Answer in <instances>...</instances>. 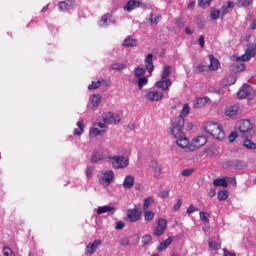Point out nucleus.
Masks as SVG:
<instances>
[{
    "label": "nucleus",
    "instance_id": "39",
    "mask_svg": "<svg viewBox=\"0 0 256 256\" xmlns=\"http://www.w3.org/2000/svg\"><path fill=\"white\" fill-rule=\"evenodd\" d=\"M111 69L114 71H123V69H127V65L122 63H114L111 65Z\"/></svg>",
    "mask_w": 256,
    "mask_h": 256
},
{
    "label": "nucleus",
    "instance_id": "19",
    "mask_svg": "<svg viewBox=\"0 0 256 256\" xmlns=\"http://www.w3.org/2000/svg\"><path fill=\"white\" fill-rule=\"evenodd\" d=\"M210 65L208 66L209 71H217L219 67H221V64L219 63V60L213 56V54H210L209 56Z\"/></svg>",
    "mask_w": 256,
    "mask_h": 256
},
{
    "label": "nucleus",
    "instance_id": "5",
    "mask_svg": "<svg viewBox=\"0 0 256 256\" xmlns=\"http://www.w3.org/2000/svg\"><path fill=\"white\" fill-rule=\"evenodd\" d=\"M222 167L228 171H241L247 167V164L243 161H225Z\"/></svg>",
    "mask_w": 256,
    "mask_h": 256
},
{
    "label": "nucleus",
    "instance_id": "11",
    "mask_svg": "<svg viewBox=\"0 0 256 256\" xmlns=\"http://www.w3.org/2000/svg\"><path fill=\"white\" fill-rule=\"evenodd\" d=\"M256 54V43L248 46L245 54L240 56L237 61H250L251 58Z\"/></svg>",
    "mask_w": 256,
    "mask_h": 256
},
{
    "label": "nucleus",
    "instance_id": "64",
    "mask_svg": "<svg viewBox=\"0 0 256 256\" xmlns=\"http://www.w3.org/2000/svg\"><path fill=\"white\" fill-rule=\"evenodd\" d=\"M224 256H237L235 253L230 252L227 248L223 249Z\"/></svg>",
    "mask_w": 256,
    "mask_h": 256
},
{
    "label": "nucleus",
    "instance_id": "35",
    "mask_svg": "<svg viewBox=\"0 0 256 256\" xmlns=\"http://www.w3.org/2000/svg\"><path fill=\"white\" fill-rule=\"evenodd\" d=\"M147 83H149V79L147 77L142 76V77L138 78L137 85H138L139 89H143V87H145V85H147Z\"/></svg>",
    "mask_w": 256,
    "mask_h": 256
},
{
    "label": "nucleus",
    "instance_id": "28",
    "mask_svg": "<svg viewBox=\"0 0 256 256\" xmlns=\"http://www.w3.org/2000/svg\"><path fill=\"white\" fill-rule=\"evenodd\" d=\"M111 211L115 212V207L100 206L97 208V215H103V213H111Z\"/></svg>",
    "mask_w": 256,
    "mask_h": 256
},
{
    "label": "nucleus",
    "instance_id": "13",
    "mask_svg": "<svg viewBox=\"0 0 256 256\" xmlns=\"http://www.w3.org/2000/svg\"><path fill=\"white\" fill-rule=\"evenodd\" d=\"M251 95H253V88L249 85H243L237 93L238 99H247Z\"/></svg>",
    "mask_w": 256,
    "mask_h": 256
},
{
    "label": "nucleus",
    "instance_id": "8",
    "mask_svg": "<svg viewBox=\"0 0 256 256\" xmlns=\"http://www.w3.org/2000/svg\"><path fill=\"white\" fill-rule=\"evenodd\" d=\"M102 119L104 121V123H106L107 125H117L119 123H121V116H119L118 114H115L113 112H106L102 115Z\"/></svg>",
    "mask_w": 256,
    "mask_h": 256
},
{
    "label": "nucleus",
    "instance_id": "2",
    "mask_svg": "<svg viewBox=\"0 0 256 256\" xmlns=\"http://www.w3.org/2000/svg\"><path fill=\"white\" fill-rule=\"evenodd\" d=\"M205 133L211 135L216 141H223L225 139V130L223 126L215 122H206L203 127Z\"/></svg>",
    "mask_w": 256,
    "mask_h": 256
},
{
    "label": "nucleus",
    "instance_id": "38",
    "mask_svg": "<svg viewBox=\"0 0 256 256\" xmlns=\"http://www.w3.org/2000/svg\"><path fill=\"white\" fill-rule=\"evenodd\" d=\"M152 241H153V236L147 234L142 237L141 243L142 245L147 246V245H151Z\"/></svg>",
    "mask_w": 256,
    "mask_h": 256
},
{
    "label": "nucleus",
    "instance_id": "60",
    "mask_svg": "<svg viewBox=\"0 0 256 256\" xmlns=\"http://www.w3.org/2000/svg\"><path fill=\"white\" fill-rule=\"evenodd\" d=\"M198 43H199L200 47L203 49V47H205V36L200 35L199 39H198Z\"/></svg>",
    "mask_w": 256,
    "mask_h": 256
},
{
    "label": "nucleus",
    "instance_id": "26",
    "mask_svg": "<svg viewBox=\"0 0 256 256\" xmlns=\"http://www.w3.org/2000/svg\"><path fill=\"white\" fill-rule=\"evenodd\" d=\"M123 47H137V39L132 38L131 36H128L123 41Z\"/></svg>",
    "mask_w": 256,
    "mask_h": 256
},
{
    "label": "nucleus",
    "instance_id": "16",
    "mask_svg": "<svg viewBox=\"0 0 256 256\" xmlns=\"http://www.w3.org/2000/svg\"><path fill=\"white\" fill-rule=\"evenodd\" d=\"M225 115L226 117H237V115H239V105L234 104L232 106H229L225 110Z\"/></svg>",
    "mask_w": 256,
    "mask_h": 256
},
{
    "label": "nucleus",
    "instance_id": "53",
    "mask_svg": "<svg viewBox=\"0 0 256 256\" xmlns=\"http://www.w3.org/2000/svg\"><path fill=\"white\" fill-rule=\"evenodd\" d=\"M158 197H160L161 199H167V197H169V190H162L158 193Z\"/></svg>",
    "mask_w": 256,
    "mask_h": 256
},
{
    "label": "nucleus",
    "instance_id": "52",
    "mask_svg": "<svg viewBox=\"0 0 256 256\" xmlns=\"http://www.w3.org/2000/svg\"><path fill=\"white\" fill-rule=\"evenodd\" d=\"M237 81V77H235L234 75H230L227 77V85H235Z\"/></svg>",
    "mask_w": 256,
    "mask_h": 256
},
{
    "label": "nucleus",
    "instance_id": "1",
    "mask_svg": "<svg viewBox=\"0 0 256 256\" xmlns=\"http://www.w3.org/2000/svg\"><path fill=\"white\" fill-rule=\"evenodd\" d=\"M183 127H185V119L182 117H175L172 119L170 133L172 137L176 139V145L181 149H186V147H189V139L185 136Z\"/></svg>",
    "mask_w": 256,
    "mask_h": 256
},
{
    "label": "nucleus",
    "instance_id": "18",
    "mask_svg": "<svg viewBox=\"0 0 256 256\" xmlns=\"http://www.w3.org/2000/svg\"><path fill=\"white\" fill-rule=\"evenodd\" d=\"M99 245H101V240H94L93 243L88 244L86 247V255H93Z\"/></svg>",
    "mask_w": 256,
    "mask_h": 256
},
{
    "label": "nucleus",
    "instance_id": "56",
    "mask_svg": "<svg viewBox=\"0 0 256 256\" xmlns=\"http://www.w3.org/2000/svg\"><path fill=\"white\" fill-rule=\"evenodd\" d=\"M234 69L236 71V73H239L241 71H245V64L241 63V64H236L234 66Z\"/></svg>",
    "mask_w": 256,
    "mask_h": 256
},
{
    "label": "nucleus",
    "instance_id": "50",
    "mask_svg": "<svg viewBox=\"0 0 256 256\" xmlns=\"http://www.w3.org/2000/svg\"><path fill=\"white\" fill-rule=\"evenodd\" d=\"M101 87V81H92L91 85L88 86V89L93 90V89H99Z\"/></svg>",
    "mask_w": 256,
    "mask_h": 256
},
{
    "label": "nucleus",
    "instance_id": "6",
    "mask_svg": "<svg viewBox=\"0 0 256 256\" xmlns=\"http://www.w3.org/2000/svg\"><path fill=\"white\" fill-rule=\"evenodd\" d=\"M105 159L110 161H129V158H125V156L105 157L101 151L94 152L91 156V161H103Z\"/></svg>",
    "mask_w": 256,
    "mask_h": 256
},
{
    "label": "nucleus",
    "instance_id": "20",
    "mask_svg": "<svg viewBox=\"0 0 256 256\" xmlns=\"http://www.w3.org/2000/svg\"><path fill=\"white\" fill-rule=\"evenodd\" d=\"M206 103H209V97H200L194 100L193 108L201 109V107H205Z\"/></svg>",
    "mask_w": 256,
    "mask_h": 256
},
{
    "label": "nucleus",
    "instance_id": "51",
    "mask_svg": "<svg viewBox=\"0 0 256 256\" xmlns=\"http://www.w3.org/2000/svg\"><path fill=\"white\" fill-rule=\"evenodd\" d=\"M208 245H209V248L212 249V251H217L220 247L219 243L215 241H210Z\"/></svg>",
    "mask_w": 256,
    "mask_h": 256
},
{
    "label": "nucleus",
    "instance_id": "33",
    "mask_svg": "<svg viewBox=\"0 0 256 256\" xmlns=\"http://www.w3.org/2000/svg\"><path fill=\"white\" fill-rule=\"evenodd\" d=\"M90 101L93 105V107H98V105L101 103V95L99 94H94L91 98Z\"/></svg>",
    "mask_w": 256,
    "mask_h": 256
},
{
    "label": "nucleus",
    "instance_id": "46",
    "mask_svg": "<svg viewBox=\"0 0 256 256\" xmlns=\"http://www.w3.org/2000/svg\"><path fill=\"white\" fill-rule=\"evenodd\" d=\"M207 69H209V66H207V65H198L195 67L194 71H195V73H203V72L207 71Z\"/></svg>",
    "mask_w": 256,
    "mask_h": 256
},
{
    "label": "nucleus",
    "instance_id": "36",
    "mask_svg": "<svg viewBox=\"0 0 256 256\" xmlns=\"http://www.w3.org/2000/svg\"><path fill=\"white\" fill-rule=\"evenodd\" d=\"M190 110H191V108H189V104H184L180 115L177 117H181L182 119H185V117H187L189 115Z\"/></svg>",
    "mask_w": 256,
    "mask_h": 256
},
{
    "label": "nucleus",
    "instance_id": "57",
    "mask_svg": "<svg viewBox=\"0 0 256 256\" xmlns=\"http://www.w3.org/2000/svg\"><path fill=\"white\" fill-rule=\"evenodd\" d=\"M159 19H161V16H157V15H153V14L150 15V23H152V24L153 23L157 24Z\"/></svg>",
    "mask_w": 256,
    "mask_h": 256
},
{
    "label": "nucleus",
    "instance_id": "29",
    "mask_svg": "<svg viewBox=\"0 0 256 256\" xmlns=\"http://www.w3.org/2000/svg\"><path fill=\"white\" fill-rule=\"evenodd\" d=\"M71 6H72V3L69 0L61 1L58 4V7H59L60 11H69V9H71Z\"/></svg>",
    "mask_w": 256,
    "mask_h": 256
},
{
    "label": "nucleus",
    "instance_id": "45",
    "mask_svg": "<svg viewBox=\"0 0 256 256\" xmlns=\"http://www.w3.org/2000/svg\"><path fill=\"white\" fill-rule=\"evenodd\" d=\"M209 217H210L209 213L204 211L200 212V219L201 221H203V223H209Z\"/></svg>",
    "mask_w": 256,
    "mask_h": 256
},
{
    "label": "nucleus",
    "instance_id": "12",
    "mask_svg": "<svg viewBox=\"0 0 256 256\" xmlns=\"http://www.w3.org/2000/svg\"><path fill=\"white\" fill-rule=\"evenodd\" d=\"M165 97V94H163V92L161 91H148L146 94H145V98L148 100V101H161V99H164Z\"/></svg>",
    "mask_w": 256,
    "mask_h": 256
},
{
    "label": "nucleus",
    "instance_id": "54",
    "mask_svg": "<svg viewBox=\"0 0 256 256\" xmlns=\"http://www.w3.org/2000/svg\"><path fill=\"white\" fill-rule=\"evenodd\" d=\"M226 181L233 185V187H237V179L235 177H226Z\"/></svg>",
    "mask_w": 256,
    "mask_h": 256
},
{
    "label": "nucleus",
    "instance_id": "31",
    "mask_svg": "<svg viewBox=\"0 0 256 256\" xmlns=\"http://www.w3.org/2000/svg\"><path fill=\"white\" fill-rule=\"evenodd\" d=\"M145 73H146L145 68L141 66L136 67L134 70V76L136 79H139L140 77H144L143 75H145Z\"/></svg>",
    "mask_w": 256,
    "mask_h": 256
},
{
    "label": "nucleus",
    "instance_id": "7",
    "mask_svg": "<svg viewBox=\"0 0 256 256\" xmlns=\"http://www.w3.org/2000/svg\"><path fill=\"white\" fill-rule=\"evenodd\" d=\"M237 127H238L239 132L242 135H245L247 133H251V131H253V127H255V125L253 123H251V120L243 119V120L238 121Z\"/></svg>",
    "mask_w": 256,
    "mask_h": 256
},
{
    "label": "nucleus",
    "instance_id": "21",
    "mask_svg": "<svg viewBox=\"0 0 256 256\" xmlns=\"http://www.w3.org/2000/svg\"><path fill=\"white\" fill-rule=\"evenodd\" d=\"M122 185L124 189H132L133 185H135V177L133 175L126 176Z\"/></svg>",
    "mask_w": 256,
    "mask_h": 256
},
{
    "label": "nucleus",
    "instance_id": "32",
    "mask_svg": "<svg viewBox=\"0 0 256 256\" xmlns=\"http://www.w3.org/2000/svg\"><path fill=\"white\" fill-rule=\"evenodd\" d=\"M227 199H229V191H227V190L218 191V200L219 201H227Z\"/></svg>",
    "mask_w": 256,
    "mask_h": 256
},
{
    "label": "nucleus",
    "instance_id": "27",
    "mask_svg": "<svg viewBox=\"0 0 256 256\" xmlns=\"http://www.w3.org/2000/svg\"><path fill=\"white\" fill-rule=\"evenodd\" d=\"M76 125L78 128L74 129L73 135H75L76 137H79V136L83 135L85 123L82 120V121L77 122Z\"/></svg>",
    "mask_w": 256,
    "mask_h": 256
},
{
    "label": "nucleus",
    "instance_id": "63",
    "mask_svg": "<svg viewBox=\"0 0 256 256\" xmlns=\"http://www.w3.org/2000/svg\"><path fill=\"white\" fill-rule=\"evenodd\" d=\"M176 24L178 25V27H185V20H183L182 18H176Z\"/></svg>",
    "mask_w": 256,
    "mask_h": 256
},
{
    "label": "nucleus",
    "instance_id": "22",
    "mask_svg": "<svg viewBox=\"0 0 256 256\" xmlns=\"http://www.w3.org/2000/svg\"><path fill=\"white\" fill-rule=\"evenodd\" d=\"M171 85V79L160 80L156 82V86H158L159 89H162V91H167Z\"/></svg>",
    "mask_w": 256,
    "mask_h": 256
},
{
    "label": "nucleus",
    "instance_id": "17",
    "mask_svg": "<svg viewBox=\"0 0 256 256\" xmlns=\"http://www.w3.org/2000/svg\"><path fill=\"white\" fill-rule=\"evenodd\" d=\"M149 167L152 169L154 173V177L156 179H161V167L157 161H151Z\"/></svg>",
    "mask_w": 256,
    "mask_h": 256
},
{
    "label": "nucleus",
    "instance_id": "58",
    "mask_svg": "<svg viewBox=\"0 0 256 256\" xmlns=\"http://www.w3.org/2000/svg\"><path fill=\"white\" fill-rule=\"evenodd\" d=\"M195 211H199L198 208H195V206L193 204H191L188 208H187V211L186 213L188 215H191V213H195Z\"/></svg>",
    "mask_w": 256,
    "mask_h": 256
},
{
    "label": "nucleus",
    "instance_id": "49",
    "mask_svg": "<svg viewBox=\"0 0 256 256\" xmlns=\"http://www.w3.org/2000/svg\"><path fill=\"white\" fill-rule=\"evenodd\" d=\"M107 21H109V15L105 14L101 17L100 27H107Z\"/></svg>",
    "mask_w": 256,
    "mask_h": 256
},
{
    "label": "nucleus",
    "instance_id": "23",
    "mask_svg": "<svg viewBox=\"0 0 256 256\" xmlns=\"http://www.w3.org/2000/svg\"><path fill=\"white\" fill-rule=\"evenodd\" d=\"M175 238L168 237L166 240L162 241L157 247L158 251H165L174 241Z\"/></svg>",
    "mask_w": 256,
    "mask_h": 256
},
{
    "label": "nucleus",
    "instance_id": "3",
    "mask_svg": "<svg viewBox=\"0 0 256 256\" xmlns=\"http://www.w3.org/2000/svg\"><path fill=\"white\" fill-rule=\"evenodd\" d=\"M98 181L100 185L104 187H109L113 181H115V172L113 170H106L98 176Z\"/></svg>",
    "mask_w": 256,
    "mask_h": 256
},
{
    "label": "nucleus",
    "instance_id": "48",
    "mask_svg": "<svg viewBox=\"0 0 256 256\" xmlns=\"http://www.w3.org/2000/svg\"><path fill=\"white\" fill-rule=\"evenodd\" d=\"M171 75V66H166L162 72V79H167Z\"/></svg>",
    "mask_w": 256,
    "mask_h": 256
},
{
    "label": "nucleus",
    "instance_id": "47",
    "mask_svg": "<svg viewBox=\"0 0 256 256\" xmlns=\"http://www.w3.org/2000/svg\"><path fill=\"white\" fill-rule=\"evenodd\" d=\"M211 3H213V0H198L199 7H203L204 9L205 7H209Z\"/></svg>",
    "mask_w": 256,
    "mask_h": 256
},
{
    "label": "nucleus",
    "instance_id": "14",
    "mask_svg": "<svg viewBox=\"0 0 256 256\" xmlns=\"http://www.w3.org/2000/svg\"><path fill=\"white\" fill-rule=\"evenodd\" d=\"M139 7H145V5L141 1L129 0L124 6V11L131 12V11H134V9H137Z\"/></svg>",
    "mask_w": 256,
    "mask_h": 256
},
{
    "label": "nucleus",
    "instance_id": "9",
    "mask_svg": "<svg viewBox=\"0 0 256 256\" xmlns=\"http://www.w3.org/2000/svg\"><path fill=\"white\" fill-rule=\"evenodd\" d=\"M165 231H167V220L160 218L154 228L153 235L154 237H161L165 234Z\"/></svg>",
    "mask_w": 256,
    "mask_h": 256
},
{
    "label": "nucleus",
    "instance_id": "43",
    "mask_svg": "<svg viewBox=\"0 0 256 256\" xmlns=\"http://www.w3.org/2000/svg\"><path fill=\"white\" fill-rule=\"evenodd\" d=\"M3 256H15V253H13V250L9 246H4Z\"/></svg>",
    "mask_w": 256,
    "mask_h": 256
},
{
    "label": "nucleus",
    "instance_id": "55",
    "mask_svg": "<svg viewBox=\"0 0 256 256\" xmlns=\"http://www.w3.org/2000/svg\"><path fill=\"white\" fill-rule=\"evenodd\" d=\"M181 205H183V200L178 199L177 203H175L173 206V211H179V209H181Z\"/></svg>",
    "mask_w": 256,
    "mask_h": 256
},
{
    "label": "nucleus",
    "instance_id": "62",
    "mask_svg": "<svg viewBox=\"0 0 256 256\" xmlns=\"http://www.w3.org/2000/svg\"><path fill=\"white\" fill-rule=\"evenodd\" d=\"M237 137H238L237 132H232V133L229 135L228 139H229L230 143H233V141H235V139H236Z\"/></svg>",
    "mask_w": 256,
    "mask_h": 256
},
{
    "label": "nucleus",
    "instance_id": "10",
    "mask_svg": "<svg viewBox=\"0 0 256 256\" xmlns=\"http://www.w3.org/2000/svg\"><path fill=\"white\" fill-rule=\"evenodd\" d=\"M142 215L143 213L136 208L129 209L126 211V219L130 223H137V221L141 220Z\"/></svg>",
    "mask_w": 256,
    "mask_h": 256
},
{
    "label": "nucleus",
    "instance_id": "61",
    "mask_svg": "<svg viewBox=\"0 0 256 256\" xmlns=\"http://www.w3.org/2000/svg\"><path fill=\"white\" fill-rule=\"evenodd\" d=\"M220 12H221V15H222V17H223L224 15H227V13H229V8H227L226 5L224 4V5L221 7Z\"/></svg>",
    "mask_w": 256,
    "mask_h": 256
},
{
    "label": "nucleus",
    "instance_id": "30",
    "mask_svg": "<svg viewBox=\"0 0 256 256\" xmlns=\"http://www.w3.org/2000/svg\"><path fill=\"white\" fill-rule=\"evenodd\" d=\"M153 203H155V198H153V196L145 198L143 204V211H147V209H149V206L153 205Z\"/></svg>",
    "mask_w": 256,
    "mask_h": 256
},
{
    "label": "nucleus",
    "instance_id": "59",
    "mask_svg": "<svg viewBox=\"0 0 256 256\" xmlns=\"http://www.w3.org/2000/svg\"><path fill=\"white\" fill-rule=\"evenodd\" d=\"M120 245H122V247H129V238L124 237L120 239Z\"/></svg>",
    "mask_w": 256,
    "mask_h": 256
},
{
    "label": "nucleus",
    "instance_id": "37",
    "mask_svg": "<svg viewBox=\"0 0 256 256\" xmlns=\"http://www.w3.org/2000/svg\"><path fill=\"white\" fill-rule=\"evenodd\" d=\"M105 135V130H99L98 128L90 129V136L97 137V136Z\"/></svg>",
    "mask_w": 256,
    "mask_h": 256
},
{
    "label": "nucleus",
    "instance_id": "4",
    "mask_svg": "<svg viewBox=\"0 0 256 256\" xmlns=\"http://www.w3.org/2000/svg\"><path fill=\"white\" fill-rule=\"evenodd\" d=\"M207 136H198L196 137L194 140H192V142L190 144H188V151H199V149H201V147H205V145H207Z\"/></svg>",
    "mask_w": 256,
    "mask_h": 256
},
{
    "label": "nucleus",
    "instance_id": "41",
    "mask_svg": "<svg viewBox=\"0 0 256 256\" xmlns=\"http://www.w3.org/2000/svg\"><path fill=\"white\" fill-rule=\"evenodd\" d=\"M220 15H221V10H215V9L211 10L210 17L211 19H213V21L219 19Z\"/></svg>",
    "mask_w": 256,
    "mask_h": 256
},
{
    "label": "nucleus",
    "instance_id": "42",
    "mask_svg": "<svg viewBox=\"0 0 256 256\" xmlns=\"http://www.w3.org/2000/svg\"><path fill=\"white\" fill-rule=\"evenodd\" d=\"M195 173V168H191V169H184L181 172L182 177H191L192 174Z\"/></svg>",
    "mask_w": 256,
    "mask_h": 256
},
{
    "label": "nucleus",
    "instance_id": "40",
    "mask_svg": "<svg viewBox=\"0 0 256 256\" xmlns=\"http://www.w3.org/2000/svg\"><path fill=\"white\" fill-rule=\"evenodd\" d=\"M243 145H244V147H246V149H253V150L256 149V143H254L253 141H251L249 139L244 140Z\"/></svg>",
    "mask_w": 256,
    "mask_h": 256
},
{
    "label": "nucleus",
    "instance_id": "15",
    "mask_svg": "<svg viewBox=\"0 0 256 256\" xmlns=\"http://www.w3.org/2000/svg\"><path fill=\"white\" fill-rule=\"evenodd\" d=\"M144 63L148 73H153V71H155V65L153 64V54H148L144 60Z\"/></svg>",
    "mask_w": 256,
    "mask_h": 256
},
{
    "label": "nucleus",
    "instance_id": "44",
    "mask_svg": "<svg viewBox=\"0 0 256 256\" xmlns=\"http://www.w3.org/2000/svg\"><path fill=\"white\" fill-rule=\"evenodd\" d=\"M253 3V0H238V7H249Z\"/></svg>",
    "mask_w": 256,
    "mask_h": 256
},
{
    "label": "nucleus",
    "instance_id": "34",
    "mask_svg": "<svg viewBox=\"0 0 256 256\" xmlns=\"http://www.w3.org/2000/svg\"><path fill=\"white\" fill-rule=\"evenodd\" d=\"M144 219L145 221L151 222L153 219H155V212L144 210Z\"/></svg>",
    "mask_w": 256,
    "mask_h": 256
},
{
    "label": "nucleus",
    "instance_id": "24",
    "mask_svg": "<svg viewBox=\"0 0 256 256\" xmlns=\"http://www.w3.org/2000/svg\"><path fill=\"white\" fill-rule=\"evenodd\" d=\"M214 187H223L227 189L229 187V183H227V178H216L213 180Z\"/></svg>",
    "mask_w": 256,
    "mask_h": 256
},
{
    "label": "nucleus",
    "instance_id": "25",
    "mask_svg": "<svg viewBox=\"0 0 256 256\" xmlns=\"http://www.w3.org/2000/svg\"><path fill=\"white\" fill-rule=\"evenodd\" d=\"M112 167L113 169H125L129 167V161H113Z\"/></svg>",
    "mask_w": 256,
    "mask_h": 256
}]
</instances>
